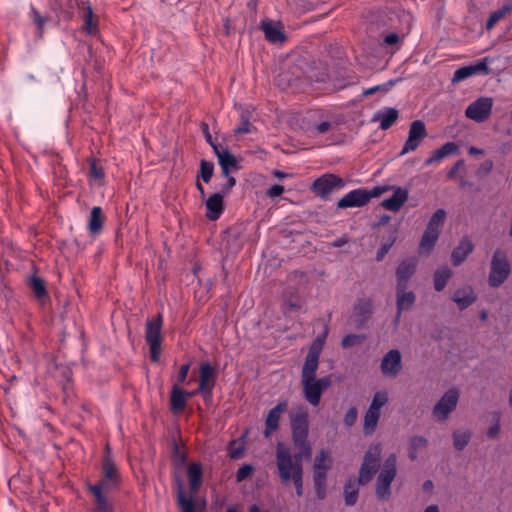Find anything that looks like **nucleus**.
<instances>
[{"label":"nucleus","mask_w":512,"mask_h":512,"mask_svg":"<svg viewBox=\"0 0 512 512\" xmlns=\"http://www.w3.org/2000/svg\"><path fill=\"white\" fill-rule=\"evenodd\" d=\"M234 444H235V441H232L230 443V446H229V456L232 459H239L243 455L244 447L243 446H238V447L234 448L233 447Z\"/></svg>","instance_id":"59"},{"label":"nucleus","mask_w":512,"mask_h":512,"mask_svg":"<svg viewBox=\"0 0 512 512\" xmlns=\"http://www.w3.org/2000/svg\"><path fill=\"white\" fill-rule=\"evenodd\" d=\"M428 444V440L423 436H413L409 440V453L410 460L414 461L418 457V452L425 448Z\"/></svg>","instance_id":"41"},{"label":"nucleus","mask_w":512,"mask_h":512,"mask_svg":"<svg viewBox=\"0 0 512 512\" xmlns=\"http://www.w3.org/2000/svg\"><path fill=\"white\" fill-rule=\"evenodd\" d=\"M389 189L387 186H375L371 190L365 188L354 189L345 194L337 203V208L346 209L354 207H363L369 203L372 198L379 197Z\"/></svg>","instance_id":"4"},{"label":"nucleus","mask_w":512,"mask_h":512,"mask_svg":"<svg viewBox=\"0 0 512 512\" xmlns=\"http://www.w3.org/2000/svg\"><path fill=\"white\" fill-rule=\"evenodd\" d=\"M439 235V231H435L431 228L426 227L420 241V249L425 250L427 253H430V251L434 248L439 238Z\"/></svg>","instance_id":"37"},{"label":"nucleus","mask_w":512,"mask_h":512,"mask_svg":"<svg viewBox=\"0 0 512 512\" xmlns=\"http://www.w3.org/2000/svg\"><path fill=\"white\" fill-rule=\"evenodd\" d=\"M511 265L508 261L507 253L501 249H496L491 258L488 283L492 288L500 287L510 276Z\"/></svg>","instance_id":"5"},{"label":"nucleus","mask_w":512,"mask_h":512,"mask_svg":"<svg viewBox=\"0 0 512 512\" xmlns=\"http://www.w3.org/2000/svg\"><path fill=\"white\" fill-rule=\"evenodd\" d=\"M203 466L200 462H191L187 466V479L189 483V490L192 495H195L200 490L203 483Z\"/></svg>","instance_id":"19"},{"label":"nucleus","mask_w":512,"mask_h":512,"mask_svg":"<svg viewBox=\"0 0 512 512\" xmlns=\"http://www.w3.org/2000/svg\"><path fill=\"white\" fill-rule=\"evenodd\" d=\"M82 5H86L83 12V30L90 35H95L98 32V23L94 20L92 6L89 3H82Z\"/></svg>","instance_id":"35"},{"label":"nucleus","mask_w":512,"mask_h":512,"mask_svg":"<svg viewBox=\"0 0 512 512\" xmlns=\"http://www.w3.org/2000/svg\"><path fill=\"white\" fill-rule=\"evenodd\" d=\"M27 285L33 293L34 297L41 305H44L47 301H49V293L46 287V283L42 277L34 273L28 278Z\"/></svg>","instance_id":"20"},{"label":"nucleus","mask_w":512,"mask_h":512,"mask_svg":"<svg viewBox=\"0 0 512 512\" xmlns=\"http://www.w3.org/2000/svg\"><path fill=\"white\" fill-rule=\"evenodd\" d=\"M489 62L490 59L488 57H485L479 60L476 64L471 65L474 75L479 73L483 75H488L490 73V69L488 68Z\"/></svg>","instance_id":"49"},{"label":"nucleus","mask_w":512,"mask_h":512,"mask_svg":"<svg viewBox=\"0 0 512 512\" xmlns=\"http://www.w3.org/2000/svg\"><path fill=\"white\" fill-rule=\"evenodd\" d=\"M275 456L277 472L282 484H289L295 478L303 476L302 459L309 456H305L302 450L292 455L289 448L278 444Z\"/></svg>","instance_id":"2"},{"label":"nucleus","mask_w":512,"mask_h":512,"mask_svg":"<svg viewBox=\"0 0 512 512\" xmlns=\"http://www.w3.org/2000/svg\"><path fill=\"white\" fill-rule=\"evenodd\" d=\"M493 420L495 421V423L487 431V436L489 438L496 437L500 431V413L495 412L493 414Z\"/></svg>","instance_id":"55"},{"label":"nucleus","mask_w":512,"mask_h":512,"mask_svg":"<svg viewBox=\"0 0 512 512\" xmlns=\"http://www.w3.org/2000/svg\"><path fill=\"white\" fill-rule=\"evenodd\" d=\"M290 482L294 485L297 496L301 497L303 495V476H299Z\"/></svg>","instance_id":"61"},{"label":"nucleus","mask_w":512,"mask_h":512,"mask_svg":"<svg viewBox=\"0 0 512 512\" xmlns=\"http://www.w3.org/2000/svg\"><path fill=\"white\" fill-rule=\"evenodd\" d=\"M387 402H388L387 392L386 391H378L374 394L369 408L380 412L381 408Z\"/></svg>","instance_id":"44"},{"label":"nucleus","mask_w":512,"mask_h":512,"mask_svg":"<svg viewBox=\"0 0 512 512\" xmlns=\"http://www.w3.org/2000/svg\"><path fill=\"white\" fill-rule=\"evenodd\" d=\"M51 8L59 17L64 19L71 18L75 7V0H49Z\"/></svg>","instance_id":"34"},{"label":"nucleus","mask_w":512,"mask_h":512,"mask_svg":"<svg viewBox=\"0 0 512 512\" xmlns=\"http://www.w3.org/2000/svg\"><path fill=\"white\" fill-rule=\"evenodd\" d=\"M32 13H33V21H34V23L37 24V26H38V28L40 30H42L43 26H44V24L46 22L45 18L42 17L40 15V13L37 10H35V9L32 10Z\"/></svg>","instance_id":"64"},{"label":"nucleus","mask_w":512,"mask_h":512,"mask_svg":"<svg viewBox=\"0 0 512 512\" xmlns=\"http://www.w3.org/2000/svg\"><path fill=\"white\" fill-rule=\"evenodd\" d=\"M329 453L321 450L319 455L316 456L313 469H329Z\"/></svg>","instance_id":"47"},{"label":"nucleus","mask_w":512,"mask_h":512,"mask_svg":"<svg viewBox=\"0 0 512 512\" xmlns=\"http://www.w3.org/2000/svg\"><path fill=\"white\" fill-rule=\"evenodd\" d=\"M174 482L177 506L180 509V511L195 512V501L193 499L194 495L191 494L189 497L186 495L184 491L183 481L179 476L175 477Z\"/></svg>","instance_id":"18"},{"label":"nucleus","mask_w":512,"mask_h":512,"mask_svg":"<svg viewBox=\"0 0 512 512\" xmlns=\"http://www.w3.org/2000/svg\"><path fill=\"white\" fill-rule=\"evenodd\" d=\"M326 333L318 336L310 345L301 370V381L316 379L319 358L325 343Z\"/></svg>","instance_id":"9"},{"label":"nucleus","mask_w":512,"mask_h":512,"mask_svg":"<svg viewBox=\"0 0 512 512\" xmlns=\"http://www.w3.org/2000/svg\"><path fill=\"white\" fill-rule=\"evenodd\" d=\"M283 192H284V187L282 185L275 184L268 189L267 195L271 198H275V197L282 195Z\"/></svg>","instance_id":"60"},{"label":"nucleus","mask_w":512,"mask_h":512,"mask_svg":"<svg viewBox=\"0 0 512 512\" xmlns=\"http://www.w3.org/2000/svg\"><path fill=\"white\" fill-rule=\"evenodd\" d=\"M363 337L357 334H348L342 338L341 346L343 348H350L357 344H360Z\"/></svg>","instance_id":"50"},{"label":"nucleus","mask_w":512,"mask_h":512,"mask_svg":"<svg viewBox=\"0 0 512 512\" xmlns=\"http://www.w3.org/2000/svg\"><path fill=\"white\" fill-rule=\"evenodd\" d=\"M398 111L395 108H386L379 112L376 119L380 121V128L382 130L389 129L397 120Z\"/></svg>","instance_id":"36"},{"label":"nucleus","mask_w":512,"mask_h":512,"mask_svg":"<svg viewBox=\"0 0 512 512\" xmlns=\"http://www.w3.org/2000/svg\"><path fill=\"white\" fill-rule=\"evenodd\" d=\"M360 485L358 479L355 478H349L344 484L343 496L347 506H353L357 503Z\"/></svg>","instance_id":"33"},{"label":"nucleus","mask_w":512,"mask_h":512,"mask_svg":"<svg viewBox=\"0 0 512 512\" xmlns=\"http://www.w3.org/2000/svg\"><path fill=\"white\" fill-rule=\"evenodd\" d=\"M260 28L264 32L266 40L271 43L283 42L286 39L280 25L274 24L270 20L261 21Z\"/></svg>","instance_id":"28"},{"label":"nucleus","mask_w":512,"mask_h":512,"mask_svg":"<svg viewBox=\"0 0 512 512\" xmlns=\"http://www.w3.org/2000/svg\"><path fill=\"white\" fill-rule=\"evenodd\" d=\"M474 245L468 237H463L459 244L453 249L451 253V262L453 266H460L466 258L473 252Z\"/></svg>","instance_id":"22"},{"label":"nucleus","mask_w":512,"mask_h":512,"mask_svg":"<svg viewBox=\"0 0 512 512\" xmlns=\"http://www.w3.org/2000/svg\"><path fill=\"white\" fill-rule=\"evenodd\" d=\"M357 415V409L355 407H351L344 416V424L348 427L353 426L357 420Z\"/></svg>","instance_id":"56"},{"label":"nucleus","mask_w":512,"mask_h":512,"mask_svg":"<svg viewBox=\"0 0 512 512\" xmlns=\"http://www.w3.org/2000/svg\"><path fill=\"white\" fill-rule=\"evenodd\" d=\"M446 219V212L444 209H438L434 212V214L431 216L427 228H431L435 231H439L444 224Z\"/></svg>","instance_id":"42"},{"label":"nucleus","mask_w":512,"mask_h":512,"mask_svg":"<svg viewBox=\"0 0 512 512\" xmlns=\"http://www.w3.org/2000/svg\"><path fill=\"white\" fill-rule=\"evenodd\" d=\"M394 243H395V237L391 236L389 238V240L387 242L383 243L382 246L378 249V251L376 252L375 260L377 262H381L385 258V256L388 254V252L390 251V249L392 248Z\"/></svg>","instance_id":"46"},{"label":"nucleus","mask_w":512,"mask_h":512,"mask_svg":"<svg viewBox=\"0 0 512 512\" xmlns=\"http://www.w3.org/2000/svg\"><path fill=\"white\" fill-rule=\"evenodd\" d=\"M393 195L382 201L381 205L383 208L397 212L401 209L404 203L408 199V191L402 187L393 188Z\"/></svg>","instance_id":"26"},{"label":"nucleus","mask_w":512,"mask_h":512,"mask_svg":"<svg viewBox=\"0 0 512 512\" xmlns=\"http://www.w3.org/2000/svg\"><path fill=\"white\" fill-rule=\"evenodd\" d=\"M400 37L397 33H389L384 37V43L388 46H394L398 44Z\"/></svg>","instance_id":"63"},{"label":"nucleus","mask_w":512,"mask_h":512,"mask_svg":"<svg viewBox=\"0 0 512 512\" xmlns=\"http://www.w3.org/2000/svg\"><path fill=\"white\" fill-rule=\"evenodd\" d=\"M288 409V401L283 400L280 401L275 407H273L267 414L265 420V437H269L270 434L276 431L279 428V420L281 414L287 412Z\"/></svg>","instance_id":"17"},{"label":"nucleus","mask_w":512,"mask_h":512,"mask_svg":"<svg viewBox=\"0 0 512 512\" xmlns=\"http://www.w3.org/2000/svg\"><path fill=\"white\" fill-rule=\"evenodd\" d=\"M217 373L214 367L208 362H203L199 368L198 390L214 389Z\"/></svg>","instance_id":"24"},{"label":"nucleus","mask_w":512,"mask_h":512,"mask_svg":"<svg viewBox=\"0 0 512 512\" xmlns=\"http://www.w3.org/2000/svg\"><path fill=\"white\" fill-rule=\"evenodd\" d=\"M464 167V161L463 160H458L452 167L451 169L448 171L447 173V177L452 179L456 176V174L458 173L459 169L463 168Z\"/></svg>","instance_id":"62"},{"label":"nucleus","mask_w":512,"mask_h":512,"mask_svg":"<svg viewBox=\"0 0 512 512\" xmlns=\"http://www.w3.org/2000/svg\"><path fill=\"white\" fill-rule=\"evenodd\" d=\"M427 136L425 124L421 120H415L410 124L408 139L403 145L400 155L415 151Z\"/></svg>","instance_id":"13"},{"label":"nucleus","mask_w":512,"mask_h":512,"mask_svg":"<svg viewBox=\"0 0 512 512\" xmlns=\"http://www.w3.org/2000/svg\"><path fill=\"white\" fill-rule=\"evenodd\" d=\"M381 445H371L366 451L359 469L358 482L362 486L368 484L378 471L381 456Z\"/></svg>","instance_id":"7"},{"label":"nucleus","mask_w":512,"mask_h":512,"mask_svg":"<svg viewBox=\"0 0 512 512\" xmlns=\"http://www.w3.org/2000/svg\"><path fill=\"white\" fill-rule=\"evenodd\" d=\"M315 495L322 500L326 497V480H313Z\"/></svg>","instance_id":"53"},{"label":"nucleus","mask_w":512,"mask_h":512,"mask_svg":"<svg viewBox=\"0 0 512 512\" xmlns=\"http://www.w3.org/2000/svg\"><path fill=\"white\" fill-rule=\"evenodd\" d=\"M253 473V467L250 464L242 465L236 472L237 482H242L249 478Z\"/></svg>","instance_id":"52"},{"label":"nucleus","mask_w":512,"mask_h":512,"mask_svg":"<svg viewBox=\"0 0 512 512\" xmlns=\"http://www.w3.org/2000/svg\"><path fill=\"white\" fill-rule=\"evenodd\" d=\"M457 151L458 146L454 142H446L431 153V156L425 160V165L430 166L435 162H441L444 158L455 154Z\"/></svg>","instance_id":"30"},{"label":"nucleus","mask_w":512,"mask_h":512,"mask_svg":"<svg viewBox=\"0 0 512 512\" xmlns=\"http://www.w3.org/2000/svg\"><path fill=\"white\" fill-rule=\"evenodd\" d=\"M162 315L158 314L146 322L145 340L149 345L150 359L153 362H158L161 353L162 344Z\"/></svg>","instance_id":"8"},{"label":"nucleus","mask_w":512,"mask_h":512,"mask_svg":"<svg viewBox=\"0 0 512 512\" xmlns=\"http://www.w3.org/2000/svg\"><path fill=\"white\" fill-rule=\"evenodd\" d=\"M459 394L456 390H448L433 408V415L438 421H444L456 408Z\"/></svg>","instance_id":"14"},{"label":"nucleus","mask_w":512,"mask_h":512,"mask_svg":"<svg viewBox=\"0 0 512 512\" xmlns=\"http://www.w3.org/2000/svg\"><path fill=\"white\" fill-rule=\"evenodd\" d=\"M379 418H380L379 411L368 408V410L366 411L365 416H364V424H363L364 434L370 435L375 431L378 421H379Z\"/></svg>","instance_id":"39"},{"label":"nucleus","mask_w":512,"mask_h":512,"mask_svg":"<svg viewBox=\"0 0 512 512\" xmlns=\"http://www.w3.org/2000/svg\"><path fill=\"white\" fill-rule=\"evenodd\" d=\"M372 310H373L372 300L369 298H362V299H359L357 301V303L355 304L353 314H354V317L356 318V321L359 324H363L370 318V316L372 314Z\"/></svg>","instance_id":"31"},{"label":"nucleus","mask_w":512,"mask_h":512,"mask_svg":"<svg viewBox=\"0 0 512 512\" xmlns=\"http://www.w3.org/2000/svg\"><path fill=\"white\" fill-rule=\"evenodd\" d=\"M189 369H190V364L187 363V364L181 365L178 375H177V382L175 384H178L180 386V384H182L186 381Z\"/></svg>","instance_id":"58"},{"label":"nucleus","mask_w":512,"mask_h":512,"mask_svg":"<svg viewBox=\"0 0 512 512\" xmlns=\"http://www.w3.org/2000/svg\"><path fill=\"white\" fill-rule=\"evenodd\" d=\"M452 300L460 310H464L476 301V294L471 287H464L454 291Z\"/></svg>","instance_id":"29"},{"label":"nucleus","mask_w":512,"mask_h":512,"mask_svg":"<svg viewBox=\"0 0 512 512\" xmlns=\"http://www.w3.org/2000/svg\"><path fill=\"white\" fill-rule=\"evenodd\" d=\"M512 12V2L504 4L502 7L492 12L487 19L486 29L491 30L501 19Z\"/></svg>","instance_id":"38"},{"label":"nucleus","mask_w":512,"mask_h":512,"mask_svg":"<svg viewBox=\"0 0 512 512\" xmlns=\"http://www.w3.org/2000/svg\"><path fill=\"white\" fill-rule=\"evenodd\" d=\"M251 123L247 118L242 117L241 124L235 129V134H247L251 132Z\"/></svg>","instance_id":"57"},{"label":"nucleus","mask_w":512,"mask_h":512,"mask_svg":"<svg viewBox=\"0 0 512 512\" xmlns=\"http://www.w3.org/2000/svg\"><path fill=\"white\" fill-rule=\"evenodd\" d=\"M213 172V163L206 160H202L200 163V177L205 183H208L211 180Z\"/></svg>","instance_id":"45"},{"label":"nucleus","mask_w":512,"mask_h":512,"mask_svg":"<svg viewBox=\"0 0 512 512\" xmlns=\"http://www.w3.org/2000/svg\"><path fill=\"white\" fill-rule=\"evenodd\" d=\"M292 441L295 447L302 450L305 456H311L312 448L308 441L309 414L304 406H298L288 413Z\"/></svg>","instance_id":"3"},{"label":"nucleus","mask_w":512,"mask_h":512,"mask_svg":"<svg viewBox=\"0 0 512 512\" xmlns=\"http://www.w3.org/2000/svg\"><path fill=\"white\" fill-rule=\"evenodd\" d=\"M492 107V98L481 97L468 105L465 110V116L477 123H481L489 118L492 112Z\"/></svg>","instance_id":"11"},{"label":"nucleus","mask_w":512,"mask_h":512,"mask_svg":"<svg viewBox=\"0 0 512 512\" xmlns=\"http://www.w3.org/2000/svg\"><path fill=\"white\" fill-rule=\"evenodd\" d=\"M187 405L185 391L178 384H174L170 393V410L173 414H179L184 411Z\"/></svg>","instance_id":"27"},{"label":"nucleus","mask_w":512,"mask_h":512,"mask_svg":"<svg viewBox=\"0 0 512 512\" xmlns=\"http://www.w3.org/2000/svg\"><path fill=\"white\" fill-rule=\"evenodd\" d=\"M122 476L119 468L110 456H105L101 464L100 479L92 484L86 483V490L93 498L90 512H115L114 501L108 496L120 488Z\"/></svg>","instance_id":"1"},{"label":"nucleus","mask_w":512,"mask_h":512,"mask_svg":"<svg viewBox=\"0 0 512 512\" xmlns=\"http://www.w3.org/2000/svg\"><path fill=\"white\" fill-rule=\"evenodd\" d=\"M105 216L103 214L102 208L99 206H94L91 209L90 216L88 219L87 229L91 235H98L103 228Z\"/></svg>","instance_id":"32"},{"label":"nucleus","mask_w":512,"mask_h":512,"mask_svg":"<svg viewBox=\"0 0 512 512\" xmlns=\"http://www.w3.org/2000/svg\"><path fill=\"white\" fill-rule=\"evenodd\" d=\"M402 369L401 353L397 349L389 350L383 357L380 370L388 378H396Z\"/></svg>","instance_id":"15"},{"label":"nucleus","mask_w":512,"mask_h":512,"mask_svg":"<svg viewBox=\"0 0 512 512\" xmlns=\"http://www.w3.org/2000/svg\"><path fill=\"white\" fill-rule=\"evenodd\" d=\"M206 217L215 221L220 218L224 211V195L221 192L212 194L205 202Z\"/></svg>","instance_id":"21"},{"label":"nucleus","mask_w":512,"mask_h":512,"mask_svg":"<svg viewBox=\"0 0 512 512\" xmlns=\"http://www.w3.org/2000/svg\"><path fill=\"white\" fill-rule=\"evenodd\" d=\"M89 175L95 180H102L105 177L104 170L97 165L95 160L90 163Z\"/></svg>","instance_id":"54"},{"label":"nucleus","mask_w":512,"mask_h":512,"mask_svg":"<svg viewBox=\"0 0 512 512\" xmlns=\"http://www.w3.org/2000/svg\"><path fill=\"white\" fill-rule=\"evenodd\" d=\"M406 289L407 287H396V324L399 322L402 312L409 311L416 301L414 292L407 291Z\"/></svg>","instance_id":"16"},{"label":"nucleus","mask_w":512,"mask_h":512,"mask_svg":"<svg viewBox=\"0 0 512 512\" xmlns=\"http://www.w3.org/2000/svg\"><path fill=\"white\" fill-rule=\"evenodd\" d=\"M451 276L452 271L448 267H441L440 269L436 270L434 273L435 290L438 292L442 291L446 287Z\"/></svg>","instance_id":"40"},{"label":"nucleus","mask_w":512,"mask_h":512,"mask_svg":"<svg viewBox=\"0 0 512 512\" xmlns=\"http://www.w3.org/2000/svg\"><path fill=\"white\" fill-rule=\"evenodd\" d=\"M330 385V376L301 381L303 397L310 405L316 407L320 404L322 394Z\"/></svg>","instance_id":"10"},{"label":"nucleus","mask_w":512,"mask_h":512,"mask_svg":"<svg viewBox=\"0 0 512 512\" xmlns=\"http://www.w3.org/2000/svg\"><path fill=\"white\" fill-rule=\"evenodd\" d=\"M397 458L395 454L389 455L383 464L376 480V497L380 500L388 499L391 495V483L397 474Z\"/></svg>","instance_id":"6"},{"label":"nucleus","mask_w":512,"mask_h":512,"mask_svg":"<svg viewBox=\"0 0 512 512\" xmlns=\"http://www.w3.org/2000/svg\"><path fill=\"white\" fill-rule=\"evenodd\" d=\"M215 154L217 155L219 165L222 169V175L228 177L230 169H237L238 162L235 156L228 149H219L217 145H213Z\"/></svg>","instance_id":"25"},{"label":"nucleus","mask_w":512,"mask_h":512,"mask_svg":"<svg viewBox=\"0 0 512 512\" xmlns=\"http://www.w3.org/2000/svg\"><path fill=\"white\" fill-rule=\"evenodd\" d=\"M416 271V260L406 259L402 261L396 269V287H407L408 282Z\"/></svg>","instance_id":"23"},{"label":"nucleus","mask_w":512,"mask_h":512,"mask_svg":"<svg viewBox=\"0 0 512 512\" xmlns=\"http://www.w3.org/2000/svg\"><path fill=\"white\" fill-rule=\"evenodd\" d=\"M471 438L469 431H455L453 433V445L457 450H463Z\"/></svg>","instance_id":"43"},{"label":"nucleus","mask_w":512,"mask_h":512,"mask_svg":"<svg viewBox=\"0 0 512 512\" xmlns=\"http://www.w3.org/2000/svg\"><path fill=\"white\" fill-rule=\"evenodd\" d=\"M332 128V124L329 121H323L317 124L315 127L309 130L311 136H318L320 134H325L330 131Z\"/></svg>","instance_id":"51"},{"label":"nucleus","mask_w":512,"mask_h":512,"mask_svg":"<svg viewBox=\"0 0 512 512\" xmlns=\"http://www.w3.org/2000/svg\"><path fill=\"white\" fill-rule=\"evenodd\" d=\"M474 75L473 70L471 68V65L464 66L459 69H457L453 74V82H460L463 81L470 76Z\"/></svg>","instance_id":"48"},{"label":"nucleus","mask_w":512,"mask_h":512,"mask_svg":"<svg viewBox=\"0 0 512 512\" xmlns=\"http://www.w3.org/2000/svg\"><path fill=\"white\" fill-rule=\"evenodd\" d=\"M343 186L344 181L342 178L337 175L327 173L313 182L312 190L321 198H326L334 191V189L342 188Z\"/></svg>","instance_id":"12"}]
</instances>
